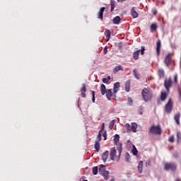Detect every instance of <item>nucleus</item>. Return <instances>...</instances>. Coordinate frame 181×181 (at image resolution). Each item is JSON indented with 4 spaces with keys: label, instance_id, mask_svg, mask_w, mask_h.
Wrapping results in <instances>:
<instances>
[{
    "label": "nucleus",
    "instance_id": "nucleus-1",
    "mask_svg": "<svg viewBox=\"0 0 181 181\" xmlns=\"http://www.w3.org/2000/svg\"><path fill=\"white\" fill-rule=\"evenodd\" d=\"M117 149L118 154H117ZM117 149H115V147H112L110 149V158L111 160L119 162V159L121 158V153H122V144H119V146L117 147Z\"/></svg>",
    "mask_w": 181,
    "mask_h": 181
},
{
    "label": "nucleus",
    "instance_id": "nucleus-2",
    "mask_svg": "<svg viewBox=\"0 0 181 181\" xmlns=\"http://www.w3.org/2000/svg\"><path fill=\"white\" fill-rule=\"evenodd\" d=\"M141 95L143 100L146 102L148 103V101H151L152 98H153V94L152 93V91L149 88H144L141 91Z\"/></svg>",
    "mask_w": 181,
    "mask_h": 181
},
{
    "label": "nucleus",
    "instance_id": "nucleus-3",
    "mask_svg": "<svg viewBox=\"0 0 181 181\" xmlns=\"http://www.w3.org/2000/svg\"><path fill=\"white\" fill-rule=\"evenodd\" d=\"M99 173L103 176L105 180H108V176L110 175V172L105 170V165H100L99 167Z\"/></svg>",
    "mask_w": 181,
    "mask_h": 181
},
{
    "label": "nucleus",
    "instance_id": "nucleus-4",
    "mask_svg": "<svg viewBox=\"0 0 181 181\" xmlns=\"http://www.w3.org/2000/svg\"><path fill=\"white\" fill-rule=\"evenodd\" d=\"M164 169L165 170H172V172H176L177 167L175 163H165L164 164Z\"/></svg>",
    "mask_w": 181,
    "mask_h": 181
},
{
    "label": "nucleus",
    "instance_id": "nucleus-5",
    "mask_svg": "<svg viewBox=\"0 0 181 181\" xmlns=\"http://www.w3.org/2000/svg\"><path fill=\"white\" fill-rule=\"evenodd\" d=\"M173 84V81L172 78H166L164 81V87L168 93H170V88H172V86Z\"/></svg>",
    "mask_w": 181,
    "mask_h": 181
},
{
    "label": "nucleus",
    "instance_id": "nucleus-6",
    "mask_svg": "<svg viewBox=\"0 0 181 181\" xmlns=\"http://www.w3.org/2000/svg\"><path fill=\"white\" fill-rule=\"evenodd\" d=\"M150 132L155 135H160L162 134V129H160V126H152L150 128Z\"/></svg>",
    "mask_w": 181,
    "mask_h": 181
},
{
    "label": "nucleus",
    "instance_id": "nucleus-7",
    "mask_svg": "<svg viewBox=\"0 0 181 181\" xmlns=\"http://www.w3.org/2000/svg\"><path fill=\"white\" fill-rule=\"evenodd\" d=\"M172 110H173V100H172V98H170L168 103L165 105V111L168 112V114H170Z\"/></svg>",
    "mask_w": 181,
    "mask_h": 181
},
{
    "label": "nucleus",
    "instance_id": "nucleus-8",
    "mask_svg": "<svg viewBox=\"0 0 181 181\" xmlns=\"http://www.w3.org/2000/svg\"><path fill=\"white\" fill-rule=\"evenodd\" d=\"M172 62H173V60H172V57H170V54H168L167 56H165L164 62L166 66L169 67V66L172 64Z\"/></svg>",
    "mask_w": 181,
    "mask_h": 181
},
{
    "label": "nucleus",
    "instance_id": "nucleus-9",
    "mask_svg": "<svg viewBox=\"0 0 181 181\" xmlns=\"http://www.w3.org/2000/svg\"><path fill=\"white\" fill-rule=\"evenodd\" d=\"M110 155V152L108 151H105L103 154H102V160L105 163L107 162V159H108V156Z\"/></svg>",
    "mask_w": 181,
    "mask_h": 181
},
{
    "label": "nucleus",
    "instance_id": "nucleus-10",
    "mask_svg": "<svg viewBox=\"0 0 181 181\" xmlns=\"http://www.w3.org/2000/svg\"><path fill=\"white\" fill-rule=\"evenodd\" d=\"M104 11H105V7L100 8L98 14V19H101L103 21V15H104Z\"/></svg>",
    "mask_w": 181,
    "mask_h": 181
},
{
    "label": "nucleus",
    "instance_id": "nucleus-11",
    "mask_svg": "<svg viewBox=\"0 0 181 181\" xmlns=\"http://www.w3.org/2000/svg\"><path fill=\"white\" fill-rule=\"evenodd\" d=\"M86 91H87L86 83H83L82 87L81 88V97H83V98H86Z\"/></svg>",
    "mask_w": 181,
    "mask_h": 181
},
{
    "label": "nucleus",
    "instance_id": "nucleus-12",
    "mask_svg": "<svg viewBox=\"0 0 181 181\" xmlns=\"http://www.w3.org/2000/svg\"><path fill=\"white\" fill-rule=\"evenodd\" d=\"M114 141V144L116 145V146H119V144L122 143H119V134H115L113 139Z\"/></svg>",
    "mask_w": 181,
    "mask_h": 181
},
{
    "label": "nucleus",
    "instance_id": "nucleus-13",
    "mask_svg": "<svg viewBox=\"0 0 181 181\" xmlns=\"http://www.w3.org/2000/svg\"><path fill=\"white\" fill-rule=\"evenodd\" d=\"M158 75L159 76L160 78H163L165 77V69L159 68L158 69Z\"/></svg>",
    "mask_w": 181,
    "mask_h": 181
},
{
    "label": "nucleus",
    "instance_id": "nucleus-14",
    "mask_svg": "<svg viewBox=\"0 0 181 181\" xmlns=\"http://www.w3.org/2000/svg\"><path fill=\"white\" fill-rule=\"evenodd\" d=\"M162 46V42H160V40H158L157 41V47H156V52L158 56H159V54H160V47Z\"/></svg>",
    "mask_w": 181,
    "mask_h": 181
},
{
    "label": "nucleus",
    "instance_id": "nucleus-15",
    "mask_svg": "<svg viewBox=\"0 0 181 181\" xmlns=\"http://www.w3.org/2000/svg\"><path fill=\"white\" fill-rule=\"evenodd\" d=\"M119 90V82H117V83H114L113 93L115 94H117V93H118Z\"/></svg>",
    "mask_w": 181,
    "mask_h": 181
},
{
    "label": "nucleus",
    "instance_id": "nucleus-16",
    "mask_svg": "<svg viewBox=\"0 0 181 181\" xmlns=\"http://www.w3.org/2000/svg\"><path fill=\"white\" fill-rule=\"evenodd\" d=\"M174 119L176 122V124H177V125H180V113H177L175 116H174Z\"/></svg>",
    "mask_w": 181,
    "mask_h": 181
},
{
    "label": "nucleus",
    "instance_id": "nucleus-17",
    "mask_svg": "<svg viewBox=\"0 0 181 181\" xmlns=\"http://www.w3.org/2000/svg\"><path fill=\"white\" fill-rule=\"evenodd\" d=\"M105 94L107 100H111V98L112 97V90H111V89H107Z\"/></svg>",
    "mask_w": 181,
    "mask_h": 181
},
{
    "label": "nucleus",
    "instance_id": "nucleus-18",
    "mask_svg": "<svg viewBox=\"0 0 181 181\" xmlns=\"http://www.w3.org/2000/svg\"><path fill=\"white\" fill-rule=\"evenodd\" d=\"M131 15L134 19H135V18H138V12L135 11V8L134 7L131 9Z\"/></svg>",
    "mask_w": 181,
    "mask_h": 181
},
{
    "label": "nucleus",
    "instance_id": "nucleus-19",
    "mask_svg": "<svg viewBox=\"0 0 181 181\" xmlns=\"http://www.w3.org/2000/svg\"><path fill=\"white\" fill-rule=\"evenodd\" d=\"M143 168H144V161H139L137 167L138 172L140 173H142Z\"/></svg>",
    "mask_w": 181,
    "mask_h": 181
},
{
    "label": "nucleus",
    "instance_id": "nucleus-20",
    "mask_svg": "<svg viewBox=\"0 0 181 181\" xmlns=\"http://www.w3.org/2000/svg\"><path fill=\"white\" fill-rule=\"evenodd\" d=\"M131 88V81H127L125 83V91L129 93V90Z\"/></svg>",
    "mask_w": 181,
    "mask_h": 181
},
{
    "label": "nucleus",
    "instance_id": "nucleus-21",
    "mask_svg": "<svg viewBox=\"0 0 181 181\" xmlns=\"http://www.w3.org/2000/svg\"><path fill=\"white\" fill-rule=\"evenodd\" d=\"M105 33L106 35V42H109L111 38V31H110V30H106Z\"/></svg>",
    "mask_w": 181,
    "mask_h": 181
},
{
    "label": "nucleus",
    "instance_id": "nucleus-22",
    "mask_svg": "<svg viewBox=\"0 0 181 181\" xmlns=\"http://www.w3.org/2000/svg\"><path fill=\"white\" fill-rule=\"evenodd\" d=\"M106 92H107V88H105V85L102 84L100 86V93L102 95H105Z\"/></svg>",
    "mask_w": 181,
    "mask_h": 181
},
{
    "label": "nucleus",
    "instance_id": "nucleus-23",
    "mask_svg": "<svg viewBox=\"0 0 181 181\" xmlns=\"http://www.w3.org/2000/svg\"><path fill=\"white\" fill-rule=\"evenodd\" d=\"M112 21L115 25H118L121 22V18H119V16H116Z\"/></svg>",
    "mask_w": 181,
    "mask_h": 181
},
{
    "label": "nucleus",
    "instance_id": "nucleus-24",
    "mask_svg": "<svg viewBox=\"0 0 181 181\" xmlns=\"http://www.w3.org/2000/svg\"><path fill=\"white\" fill-rule=\"evenodd\" d=\"M139 52H141V49L136 50V52H134L133 53V57H134V60H138V59L139 57Z\"/></svg>",
    "mask_w": 181,
    "mask_h": 181
},
{
    "label": "nucleus",
    "instance_id": "nucleus-25",
    "mask_svg": "<svg viewBox=\"0 0 181 181\" xmlns=\"http://www.w3.org/2000/svg\"><path fill=\"white\" fill-rule=\"evenodd\" d=\"M115 0H110V11L112 12L115 9Z\"/></svg>",
    "mask_w": 181,
    "mask_h": 181
},
{
    "label": "nucleus",
    "instance_id": "nucleus-26",
    "mask_svg": "<svg viewBox=\"0 0 181 181\" xmlns=\"http://www.w3.org/2000/svg\"><path fill=\"white\" fill-rule=\"evenodd\" d=\"M160 98H161V101H165V100L168 98V93L166 92L161 93Z\"/></svg>",
    "mask_w": 181,
    "mask_h": 181
},
{
    "label": "nucleus",
    "instance_id": "nucleus-27",
    "mask_svg": "<svg viewBox=\"0 0 181 181\" xmlns=\"http://www.w3.org/2000/svg\"><path fill=\"white\" fill-rule=\"evenodd\" d=\"M133 76H134L135 78H136V80H139L141 75L139 74H138V72L136 71V69H134L133 71Z\"/></svg>",
    "mask_w": 181,
    "mask_h": 181
},
{
    "label": "nucleus",
    "instance_id": "nucleus-28",
    "mask_svg": "<svg viewBox=\"0 0 181 181\" xmlns=\"http://www.w3.org/2000/svg\"><path fill=\"white\" fill-rule=\"evenodd\" d=\"M151 32H155L156 29H158V24L156 23H153L151 25Z\"/></svg>",
    "mask_w": 181,
    "mask_h": 181
},
{
    "label": "nucleus",
    "instance_id": "nucleus-29",
    "mask_svg": "<svg viewBox=\"0 0 181 181\" xmlns=\"http://www.w3.org/2000/svg\"><path fill=\"white\" fill-rule=\"evenodd\" d=\"M132 153L134 155V156H136L138 155V150L136 149V147L135 145H133V148L132 150Z\"/></svg>",
    "mask_w": 181,
    "mask_h": 181
},
{
    "label": "nucleus",
    "instance_id": "nucleus-30",
    "mask_svg": "<svg viewBox=\"0 0 181 181\" xmlns=\"http://www.w3.org/2000/svg\"><path fill=\"white\" fill-rule=\"evenodd\" d=\"M110 80H111V76H107V78H103L102 81L103 83H104L105 84H107V83L110 82Z\"/></svg>",
    "mask_w": 181,
    "mask_h": 181
},
{
    "label": "nucleus",
    "instance_id": "nucleus-31",
    "mask_svg": "<svg viewBox=\"0 0 181 181\" xmlns=\"http://www.w3.org/2000/svg\"><path fill=\"white\" fill-rule=\"evenodd\" d=\"M136 128H138V125L136 124H132L131 126V131L132 132H136Z\"/></svg>",
    "mask_w": 181,
    "mask_h": 181
},
{
    "label": "nucleus",
    "instance_id": "nucleus-32",
    "mask_svg": "<svg viewBox=\"0 0 181 181\" xmlns=\"http://www.w3.org/2000/svg\"><path fill=\"white\" fill-rule=\"evenodd\" d=\"M121 70H122V67L120 66V65H119V66H116L115 69H114V70H113V73H118V71H121Z\"/></svg>",
    "mask_w": 181,
    "mask_h": 181
},
{
    "label": "nucleus",
    "instance_id": "nucleus-33",
    "mask_svg": "<svg viewBox=\"0 0 181 181\" xmlns=\"http://www.w3.org/2000/svg\"><path fill=\"white\" fill-rule=\"evenodd\" d=\"M95 149L96 150V152L100 151V141L95 142Z\"/></svg>",
    "mask_w": 181,
    "mask_h": 181
},
{
    "label": "nucleus",
    "instance_id": "nucleus-34",
    "mask_svg": "<svg viewBox=\"0 0 181 181\" xmlns=\"http://www.w3.org/2000/svg\"><path fill=\"white\" fill-rule=\"evenodd\" d=\"M114 125H115V119H113L110 122V124H109V128L110 129H112V128H114Z\"/></svg>",
    "mask_w": 181,
    "mask_h": 181
},
{
    "label": "nucleus",
    "instance_id": "nucleus-35",
    "mask_svg": "<svg viewBox=\"0 0 181 181\" xmlns=\"http://www.w3.org/2000/svg\"><path fill=\"white\" fill-rule=\"evenodd\" d=\"M93 175H97L98 173V167L95 166L92 168Z\"/></svg>",
    "mask_w": 181,
    "mask_h": 181
},
{
    "label": "nucleus",
    "instance_id": "nucleus-36",
    "mask_svg": "<svg viewBox=\"0 0 181 181\" xmlns=\"http://www.w3.org/2000/svg\"><path fill=\"white\" fill-rule=\"evenodd\" d=\"M177 78H178L177 74L174 75V82L175 83V84L179 86V81H177Z\"/></svg>",
    "mask_w": 181,
    "mask_h": 181
},
{
    "label": "nucleus",
    "instance_id": "nucleus-37",
    "mask_svg": "<svg viewBox=\"0 0 181 181\" xmlns=\"http://www.w3.org/2000/svg\"><path fill=\"white\" fill-rule=\"evenodd\" d=\"M92 101L93 103H95V92L94 90L92 91Z\"/></svg>",
    "mask_w": 181,
    "mask_h": 181
},
{
    "label": "nucleus",
    "instance_id": "nucleus-38",
    "mask_svg": "<svg viewBox=\"0 0 181 181\" xmlns=\"http://www.w3.org/2000/svg\"><path fill=\"white\" fill-rule=\"evenodd\" d=\"M101 141V132H99L97 136V141L95 142H100Z\"/></svg>",
    "mask_w": 181,
    "mask_h": 181
},
{
    "label": "nucleus",
    "instance_id": "nucleus-39",
    "mask_svg": "<svg viewBox=\"0 0 181 181\" xmlns=\"http://www.w3.org/2000/svg\"><path fill=\"white\" fill-rule=\"evenodd\" d=\"M177 142H181V133L180 132L177 133Z\"/></svg>",
    "mask_w": 181,
    "mask_h": 181
},
{
    "label": "nucleus",
    "instance_id": "nucleus-40",
    "mask_svg": "<svg viewBox=\"0 0 181 181\" xmlns=\"http://www.w3.org/2000/svg\"><path fill=\"white\" fill-rule=\"evenodd\" d=\"M107 53H108V47L106 46L103 49V54H107Z\"/></svg>",
    "mask_w": 181,
    "mask_h": 181
},
{
    "label": "nucleus",
    "instance_id": "nucleus-41",
    "mask_svg": "<svg viewBox=\"0 0 181 181\" xmlns=\"http://www.w3.org/2000/svg\"><path fill=\"white\" fill-rule=\"evenodd\" d=\"M140 52L141 54L144 55L145 54V47L142 46Z\"/></svg>",
    "mask_w": 181,
    "mask_h": 181
},
{
    "label": "nucleus",
    "instance_id": "nucleus-42",
    "mask_svg": "<svg viewBox=\"0 0 181 181\" xmlns=\"http://www.w3.org/2000/svg\"><path fill=\"white\" fill-rule=\"evenodd\" d=\"M105 129V123H103L101 129L99 131V132H103V131H104Z\"/></svg>",
    "mask_w": 181,
    "mask_h": 181
},
{
    "label": "nucleus",
    "instance_id": "nucleus-43",
    "mask_svg": "<svg viewBox=\"0 0 181 181\" xmlns=\"http://www.w3.org/2000/svg\"><path fill=\"white\" fill-rule=\"evenodd\" d=\"M103 136L104 138V141H106V139H107V131L104 132V133L103 134Z\"/></svg>",
    "mask_w": 181,
    "mask_h": 181
},
{
    "label": "nucleus",
    "instance_id": "nucleus-44",
    "mask_svg": "<svg viewBox=\"0 0 181 181\" xmlns=\"http://www.w3.org/2000/svg\"><path fill=\"white\" fill-rule=\"evenodd\" d=\"M132 98H128V104L129 105H132Z\"/></svg>",
    "mask_w": 181,
    "mask_h": 181
},
{
    "label": "nucleus",
    "instance_id": "nucleus-45",
    "mask_svg": "<svg viewBox=\"0 0 181 181\" xmlns=\"http://www.w3.org/2000/svg\"><path fill=\"white\" fill-rule=\"evenodd\" d=\"M169 141L170 142H175V137H173V136H170L169 138Z\"/></svg>",
    "mask_w": 181,
    "mask_h": 181
},
{
    "label": "nucleus",
    "instance_id": "nucleus-46",
    "mask_svg": "<svg viewBox=\"0 0 181 181\" xmlns=\"http://www.w3.org/2000/svg\"><path fill=\"white\" fill-rule=\"evenodd\" d=\"M178 95L179 98H181V90H180V87L178 86Z\"/></svg>",
    "mask_w": 181,
    "mask_h": 181
},
{
    "label": "nucleus",
    "instance_id": "nucleus-47",
    "mask_svg": "<svg viewBox=\"0 0 181 181\" xmlns=\"http://www.w3.org/2000/svg\"><path fill=\"white\" fill-rule=\"evenodd\" d=\"M125 127H126V128H127V129H129V128H131V124H129V123H127L125 124Z\"/></svg>",
    "mask_w": 181,
    "mask_h": 181
},
{
    "label": "nucleus",
    "instance_id": "nucleus-48",
    "mask_svg": "<svg viewBox=\"0 0 181 181\" xmlns=\"http://www.w3.org/2000/svg\"><path fill=\"white\" fill-rule=\"evenodd\" d=\"M126 161L129 162V154H128V153L126 156Z\"/></svg>",
    "mask_w": 181,
    "mask_h": 181
},
{
    "label": "nucleus",
    "instance_id": "nucleus-49",
    "mask_svg": "<svg viewBox=\"0 0 181 181\" xmlns=\"http://www.w3.org/2000/svg\"><path fill=\"white\" fill-rule=\"evenodd\" d=\"M173 156L174 158H177L179 156V153H174Z\"/></svg>",
    "mask_w": 181,
    "mask_h": 181
},
{
    "label": "nucleus",
    "instance_id": "nucleus-50",
    "mask_svg": "<svg viewBox=\"0 0 181 181\" xmlns=\"http://www.w3.org/2000/svg\"><path fill=\"white\" fill-rule=\"evenodd\" d=\"M153 12V15H156V13H158V12L156 11V10H152Z\"/></svg>",
    "mask_w": 181,
    "mask_h": 181
},
{
    "label": "nucleus",
    "instance_id": "nucleus-51",
    "mask_svg": "<svg viewBox=\"0 0 181 181\" xmlns=\"http://www.w3.org/2000/svg\"><path fill=\"white\" fill-rule=\"evenodd\" d=\"M125 0H117V2H124Z\"/></svg>",
    "mask_w": 181,
    "mask_h": 181
},
{
    "label": "nucleus",
    "instance_id": "nucleus-52",
    "mask_svg": "<svg viewBox=\"0 0 181 181\" xmlns=\"http://www.w3.org/2000/svg\"><path fill=\"white\" fill-rule=\"evenodd\" d=\"M176 181H181L180 179H177Z\"/></svg>",
    "mask_w": 181,
    "mask_h": 181
},
{
    "label": "nucleus",
    "instance_id": "nucleus-53",
    "mask_svg": "<svg viewBox=\"0 0 181 181\" xmlns=\"http://www.w3.org/2000/svg\"><path fill=\"white\" fill-rule=\"evenodd\" d=\"M111 181H114V180H112Z\"/></svg>",
    "mask_w": 181,
    "mask_h": 181
},
{
    "label": "nucleus",
    "instance_id": "nucleus-54",
    "mask_svg": "<svg viewBox=\"0 0 181 181\" xmlns=\"http://www.w3.org/2000/svg\"><path fill=\"white\" fill-rule=\"evenodd\" d=\"M123 181H125V180H123Z\"/></svg>",
    "mask_w": 181,
    "mask_h": 181
}]
</instances>
